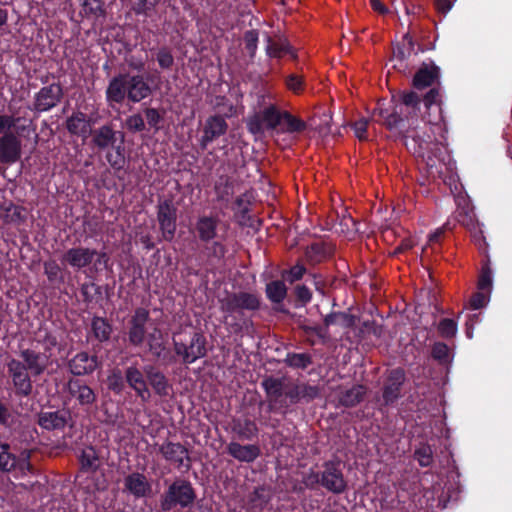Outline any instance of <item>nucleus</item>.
Listing matches in <instances>:
<instances>
[{
	"instance_id": "1",
	"label": "nucleus",
	"mask_w": 512,
	"mask_h": 512,
	"mask_svg": "<svg viewBox=\"0 0 512 512\" xmlns=\"http://www.w3.org/2000/svg\"><path fill=\"white\" fill-rule=\"evenodd\" d=\"M21 117L0 114V164L12 165L22 156V141L12 128L16 127Z\"/></svg>"
},
{
	"instance_id": "2",
	"label": "nucleus",
	"mask_w": 512,
	"mask_h": 512,
	"mask_svg": "<svg viewBox=\"0 0 512 512\" xmlns=\"http://www.w3.org/2000/svg\"><path fill=\"white\" fill-rule=\"evenodd\" d=\"M172 340L174 352L184 364H191L207 355V340L200 331L192 330L180 334L175 333Z\"/></svg>"
},
{
	"instance_id": "3",
	"label": "nucleus",
	"mask_w": 512,
	"mask_h": 512,
	"mask_svg": "<svg viewBox=\"0 0 512 512\" xmlns=\"http://www.w3.org/2000/svg\"><path fill=\"white\" fill-rule=\"evenodd\" d=\"M219 302L222 312L244 322L247 317L252 316L261 307L260 297L255 293L245 291L226 292Z\"/></svg>"
},
{
	"instance_id": "4",
	"label": "nucleus",
	"mask_w": 512,
	"mask_h": 512,
	"mask_svg": "<svg viewBox=\"0 0 512 512\" xmlns=\"http://www.w3.org/2000/svg\"><path fill=\"white\" fill-rule=\"evenodd\" d=\"M196 491L191 482L184 478H176L160 496V509L169 512L176 507L191 508L196 500Z\"/></svg>"
},
{
	"instance_id": "5",
	"label": "nucleus",
	"mask_w": 512,
	"mask_h": 512,
	"mask_svg": "<svg viewBox=\"0 0 512 512\" xmlns=\"http://www.w3.org/2000/svg\"><path fill=\"white\" fill-rule=\"evenodd\" d=\"M156 208L162 240L172 242L177 229L178 208L172 198L159 200Z\"/></svg>"
},
{
	"instance_id": "6",
	"label": "nucleus",
	"mask_w": 512,
	"mask_h": 512,
	"mask_svg": "<svg viewBox=\"0 0 512 512\" xmlns=\"http://www.w3.org/2000/svg\"><path fill=\"white\" fill-rule=\"evenodd\" d=\"M280 112L275 105H269L247 119V128L253 135H262L267 130H274L281 125Z\"/></svg>"
},
{
	"instance_id": "7",
	"label": "nucleus",
	"mask_w": 512,
	"mask_h": 512,
	"mask_svg": "<svg viewBox=\"0 0 512 512\" xmlns=\"http://www.w3.org/2000/svg\"><path fill=\"white\" fill-rule=\"evenodd\" d=\"M321 487L333 494H342L347 490L340 461H326L322 465Z\"/></svg>"
},
{
	"instance_id": "8",
	"label": "nucleus",
	"mask_w": 512,
	"mask_h": 512,
	"mask_svg": "<svg viewBox=\"0 0 512 512\" xmlns=\"http://www.w3.org/2000/svg\"><path fill=\"white\" fill-rule=\"evenodd\" d=\"M7 371L12 380L14 392L19 397H29L33 392V382L31 380V373L24 366L21 361L17 359H10L7 362Z\"/></svg>"
},
{
	"instance_id": "9",
	"label": "nucleus",
	"mask_w": 512,
	"mask_h": 512,
	"mask_svg": "<svg viewBox=\"0 0 512 512\" xmlns=\"http://www.w3.org/2000/svg\"><path fill=\"white\" fill-rule=\"evenodd\" d=\"M64 91L60 83H52L42 87L34 96L31 109L37 113L47 112L55 108L63 99Z\"/></svg>"
},
{
	"instance_id": "10",
	"label": "nucleus",
	"mask_w": 512,
	"mask_h": 512,
	"mask_svg": "<svg viewBox=\"0 0 512 512\" xmlns=\"http://www.w3.org/2000/svg\"><path fill=\"white\" fill-rule=\"evenodd\" d=\"M228 130V123L224 116L214 114L207 117L202 127V136L199 140V145L202 150H206L208 145L221 136L225 135Z\"/></svg>"
},
{
	"instance_id": "11",
	"label": "nucleus",
	"mask_w": 512,
	"mask_h": 512,
	"mask_svg": "<svg viewBox=\"0 0 512 512\" xmlns=\"http://www.w3.org/2000/svg\"><path fill=\"white\" fill-rule=\"evenodd\" d=\"M19 355L22 366L34 377L42 375L51 363L50 353L38 352L31 348L21 349Z\"/></svg>"
},
{
	"instance_id": "12",
	"label": "nucleus",
	"mask_w": 512,
	"mask_h": 512,
	"mask_svg": "<svg viewBox=\"0 0 512 512\" xmlns=\"http://www.w3.org/2000/svg\"><path fill=\"white\" fill-rule=\"evenodd\" d=\"M150 320V313L143 307L135 309L129 320L128 340L132 346H141L146 336V324Z\"/></svg>"
},
{
	"instance_id": "13",
	"label": "nucleus",
	"mask_w": 512,
	"mask_h": 512,
	"mask_svg": "<svg viewBox=\"0 0 512 512\" xmlns=\"http://www.w3.org/2000/svg\"><path fill=\"white\" fill-rule=\"evenodd\" d=\"M405 380L406 375L404 369L398 367L388 371L382 389V397L385 405H391L401 397V390Z\"/></svg>"
},
{
	"instance_id": "14",
	"label": "nucleus",
	"mask_w": 512,
	"mask_h": 512,
	"mask_svg": "<svg viewBox=\"0 0 512 512\" xmlns=\"http://www.w3.org/2000/svg\"><path fill=\"white\" fill-rule=\"evenodd\" d=\"M159 453L166 461L176 464L177 468L184 467L186 471L191 469L192 459L189 451L181 443L167 441L159 447Z\"/></svg>"
},
{
	"instance_id": "15",
	"label": "nucleus",
	"mask_w": 512,
	"mask_h": 512,
	"mask_svg": "<svg viewBox=\"0 0 512 512\" xmlns=\"http://www.w3.org/2000/svg\"><path fill=\"white\" fill-rule=\"evenodd\" d=\"M418 54L415 50V43L409 33L405 34L402 41L393 46L392 57L390 62L393 63V68L405 72L408 68L406 60L412 55Z\"/></svg>"
},
{
	"instance_id": "16",
	"label": "nucleus",
	"mask_w": 512,
	"mask_h": 512,
	"mask_svg": "<svg viewBox=\"0 0 512 512\" xmlns=\"http://www.w3.org/2000/svg\"><path fill=\"white\" fill-rule=\"evenodd\" d=\"M31 464L29 462V455L26 457H17L11 452V447L8 443H0V471L3 473H10L15 470L24 472L29 470Z\"/></svg>"
},
{
	"instance_id": "17",
	"label": "nucleus",
	"mask_w": 512,
	"mask_h": 512,
	"mask_svg": "<svg viewBox=\"0 0 512 512\" xmlns=\"http://www.w3.org/2000/svg\"><path fill=\"white\" fill-rule=\"evenodd\" d=\"M37 416V424L48 431L64 429L68 421L71 420V413L67 409L41 411Z\"/></svg>"
},
{
	"instance_id": "18",
	"label": "nucleus",
	"mask_w": 512,
	"mask_h": 512,
	"mask_svg": "<svg viewBox=\"0 0 512 512\" xmlns=\"http://www.w3.org/2000/svg\"><path fill=\"white\" fill-rule=\"evenodd\" d=\"M128 101L139 103L153 94V88L141 74L127 73Z\"/></svg>"
},
{
	"instance_id": "19",
	"label": "nucleus",
	"mask_w": 512,
	"mask_h": 512,
	"mask_svg": "<svg viewBox=\"0 0 512 512\" xmlns=\"http://www.w3.org/2000/svg\"><path fill=\"white\" fill-rule=\"evenodd\" d=\"M128 99L127 73H119L110 81L106 89V100L110 106L122 104Z\"/></svg>"
},
{
	"instance_id": "20",
	"label": "nucleus",
	"mask_w": 512,
	"mask_h": 512,
	"mask_svg": "<svg viewBox=\"0 0 512 512\" xmlns=\"http://www.w3.org/2000/svg\"><path fill=\"white\" fill-rule=\"evenodd\" d=\"M95 254H97V250L79 246L67 250L62 261L80 270L93 262Z\"/></svg>"
},
{
	"instance_id": "21",
	"label": "nucleus",
	"mask_w": 512,
	"mask_h": 512,
	"mask_svg": "<svg viewBox=\"0 0 512 512\" xmlns=\"http://www.w3.org/2000/svg\"><path fill=\"white\" fill-rule=\"evenodd\" d=\"M68 367L75 376L88 375L98 367V358L96 355L90 356L87 352H79L68 361Z\"/></svg>"
},
{
	"instance_id": "22",
	"label": "nucleus",
	"mask_w": 512,
	"mask_h": 512,
	"mask_svg": "<svg viewBox=\"0 0 512 512\" xmlns=\"http://www.w3.org/2000/svg\"><path fill=\"white\" fill-rule=\"evenodd\" d=\"M146 382L150 384L155 394L160 397H168L172 391V385L169 383L167 377L163 372L157 370L152 365L144 367Z\"/></svg>"
},
{
	"instance_id": "23",
	"label": "nucleus",
	"mask_w": 512,
	"mask_h": 512,
	"mask_svg": "<svg viewBox=\"0 0 512 512\" xmlns=\"http://www.w3.org/2000/svg\"><path fill=\"white\" fill-rule=\"evenodd\" d=\"M124 487L136 498H144L151 494L152 486L146 476L139 472L129 474L124 479Z\"/></svg>"
},
{
	"instance_id": "24",
	"label": "nucleus",
	"mask_w": 512,
	"mask_h": 512,
	"mask_svg": "<svg viewBox=\"0 0 512 512\" xmlns=\"http://www.w3.org/2000/svg\"><path fill=\"white\" fill-rule=\"evenodd\" d=\"M226 452L234 459L246 463L255 461L261 454V450L258 445H241L234 441L227 445Z\"/></svg>"
},
{
	"instance_id": "25",
	"label": "nucleus",
	"mask_w": 512,
	"mask_h": 512,
	"mask_svg": "<svg viewBox=\"0 0 512 512\" xmlns=\"http://www.w3.org/2000/svg\"><path fill=\"white\" fill-rule=\"evenodd\" d=\"M92 135V143L99 150H106L117 142V133L111 124H105L97 129L90 131Z\"/></svg>"
},
{
	"instance_id": "26",
	"label": "nucleus",
	"mask_w": 512,
	"mask_h": 512,
	"mask_svg": "<svg viewBox=\"0 0 512 512\" xmlns=\"http://www.w3.org/2000/svg\"><path fill=\"white\" fill-rule=\"evenodd\" d=\"M439 78V67L434 64L423 63L415 73L412 81L416 89H424L431 86Z\"/></svg>"
},
{
	"instance_id": "27",
	"label": "nucleus",
	"mask_w": 512,
	"mask_h": 512,
	"mask_svg": "<svg viewBox=\"0 0 512 512\" xmlns=\"http://www.w3.org/2000/svg\"><path fill=\"white\" fill-rule=\"evenodd\" d=\"M218 218L213 216H201L195 224L200 241L208 243L217 236Z\"/></svg>"
},
{
	"instance_id": "28",
	"label": "nucleus",
	"mask_w": 512,
	"mask_h": 512,
	"mask_svg": "<svg viewBox=\"0 0 512 512\" xmlns=\"http://www.w3.org/2000/svg\"><path fill=\"white\" fill-rule=\"evenodd\" d=\"M69 393L76 397L79 404L91 405L96 401V395L94 391L87 385L83 384L80 380L71 379L67 383Z\"/></svg>"
},
{
	"instance_id": "29",
	"label": "nucleus",
	"mask_w": 512,
	"mask_h": 512,
	"mask_svg": "<svg viewBox=\"0 0 512 512\" xmlns=\"http://www.w3.org/2000/svg\"><path fill=\"white\" fill-rule=\"evenodd\" d=\"M66 128L72 135L87 137L92 129L90 128V120L83 112H74L66 120Z\"/></svg>"
},
{
	"instance_id": "30",
	"label": "nucleus",
	"mask_w": 512,
	"mask_h": 512,
	"mask_svg": "<svg viewBox=\"0 0 512 512\" xmlns=\"http://www.w3.org/2000/svg\"><path fill=\"white\" fill-rule=\"evenodd\" d=\"M392 101L398 105V109H403V106H405L408 116L416 114L422 98L414 91H399L396 95L392 96Z\"/></svg>"
},
{
	"instance_id": "31",
	"label": "nucleus",
	"mask_w": 512,
	"mask_h": 512,
	"mask_svg": "<svg viewBox=\"0 0 512 512\" xmlns=\"http://www.w3.org/2000/svg\"><path fill=\"white\" fill-rule=\"evenodd\" d=\"M333 253V247L325 242L318 241L307 246L305 257L311 265L323 262Z\"/></svg>"
},
{
	"instance_id": "32",
	"label": "nucleus",
	"mask_w": 512,
	"mask_h": 512,
	"mask_svg": "<svg viewBox=\"0 0 512 512\" xmlns=\"http://www.w3.org/2000/svg\"><path fill=\"white\" fill-rule=\"evenodd\" d=\"M402 140L409 151L421 158H425V154L431 144L420 137L415 130H410L403 134Z\"/></svg>"
},
{
	"instance_id": "33",
	"label": "nucleus",
	"mask_w": 512,
	"mask_h": 512,
	"mask_svg": "<svg viewBox=\"0 0 512 512\" xmlns=\"http://www.w3.org/2000/svg\"><path fill=\"white\" fill-rule=\"evenodd\" d=\"M232 431L236 433L241 440H252L258 434V427L256 423L249 419H233Z\"/></svg>"
},
{
	"instance_id": "34",
	"label": "nucleus",
	"mask_w": 512,
	"mask_h": 512,
	"mask_svg": "<svg viewBox=\"0 0 512 512\" xmlns=\"http://www.w3.org/2000/svg\"><path fill=\"white\" fill-rule=\"evenodd\" d=\"M266 392L267 399L270 403L278 402L279 398L283 395L284 379L267 376L261 383Z\"/></svg>"
},
{
	"instance_id": "35",
	"label": "nucleus",
	"mask_w": 512,
	"mask_h": 512,
	"mask_svg": "<svg viewBox=\"0 0 512 512\" xmlns=\"http://www.w3.org/2000/svg\"><path fill=\"white\" fill-rule=\"evenodd\" d=\"M91 330L94 337L103 343L110 340L113 327L106 318L94 316L91 321Z\"/></svg>"
},
{
	"instance_id": "36",
	"label": "nucleus",
	"mask_w": 512,
	"mask_h": 512,
	"mask_svg": "<svg viewBox=\"0 0 512 512\" xmlns=\"http://www.w3.org/2000/svg\"><path fill=\"white\" fill-rule=\"evenodd\" d=\"M365 394V386L354 385L352 388L340 393L339 403L345 407H354L363 400Z\"/></svg>"
},
{
	"instance_id": "37",
	"label": "nucleus",
	"mask_w": 512,
	"mask_h": 512,
	"mask_svg": "<svg viewBox=\"0 0 512 512\" xmlns=\"http://www.w3.org/2000/svg\"><path fill=\"white\" fill-rule=\"evenodd\" d=\"M357 317L346 312H331L326 315L323 322L327 329L331 325H340L343 328H353L356 325Z\"/></svg>"
},
{
	"instance_id": "38",
	"label": "nucleus",
	"mask_w": 512,
	"mask_h": 512,
	"mask_svg": "<svg viewBox=\"0 0 512 512\" xmlns=\"http://www.w3.org/2000/svg\"><path fill=\"white\" fill-rule=\"evenodd\" d=\"M79 460L84 472H95L100 467L99 455L93 446L83 449Z\"/></svg>"
},
{
	"instance_id": "39",
	"label": "nucleus",
	"mask_w": 512,
	"mask_h": 512,
	"mask_svg": "<svg viewBox=\"0 0 512 512\" xmlns=\"http://www.w3.org/2000/svg\"><path fill=\"white\" fill-rule=\"evenodd\" d=\"M266 296L267 298L276 305H279L287 296V287L284 280H273L266 284Z\"/></svg>"
},
{
	"instance_id": "40",
	"label": "nucleus",
	"mask_w": 512,
	"mask_h": 512,
	"mask_svg": "<svg viewBox=\"0 0 512 512\" xmlns=\"http://www.w3.org/2000/svg\"><path fill=\"white\" fill-rule=\"evenodd\" d=\"M148 348L151 354L156 359H165V352L167 351L166 343L163 341V334L161 330L155 329L153 333L148 335Z\"/></svg>"
},
{
	"instance_id": "41",
	"label": "nucleus",
	"mask_w": 512,
	"mask_h": 512,
	"mask_svg": "<svg viewBox=\"0 0 512 512\" xmlns=\"http://www.w3.org/2000/svg\"><path fill=\"white\" fill-rule=\"evenodd\" d=\"M285 124L283 131L288 133H301L307 129L308 124L302 119L292 115L288 111H283L281 116V124Z\"/></svg>"
},
{
	"instance_id": "42",
	"label": "nucleus",
	"mask_w": 512,
	"mask_h": 512,
	"mask_svg": "<svg viewBox=\"0 0 512 512\" xmlns=\"http://www.w3.org/2000/svg\"><path fill=\"white\" fill-rule=\"evenodd\" d=\"M80 14L84 17H105V2L103 0H83Z\"/></svg>"
},
{
	"instance_id": "43",
	"label": "nucleus",
	"mask_w": 512,
	"mask_h": 512,
	"mask_svg": "<svg viewBox=\"0 0 512 512\" xmlns=\"http://www.w3.org/2000/svg\"><path fill=\"white\" fill-rule=\"evenodd\" d=\"M2 218L6 223H23L26 219L25 209L21 206L9 203L3 207Z\"/></svg>"
},
{
	"instance_id": "44",
	"label": "nucleus",
	"mask_w": 512,
	"mask_h": 512,
	"mask_svg": "<svg viewBox=\"0 0 512 512\" xmlns=\"http://www.w3.org/2000/svg\"><path fill=\"white\" fill-rule=\"evenodd\" d=\"M266 50L267 54L271 57H281L283 54H291L294 59L296 58L292 46L286 39L280 38L278 42H275L269 37Z\"/></svg>"
},
{
	"instance_id": "45",
	"label": "nucleus",
	"mask_w": 512,
	"mask_h": 512,
	"mask_svg": "<svg viewBox=\"0 0 512 512\" xmlns=\"http://www.w3.org/2000/svg\"><path fill=\"white\" fill-rule=\"evenodd\" d=\"M144 372L140 371L135 365L129 366L124 373L125 381L133 390L138 389L142 386L147 385L144 378Z\"/></svg>"
},
{
	"instance_id": "46",
	"label": "nucleus",
	"mask_w": 512,
	"mask_h": 512,
	"mask_svg": "<svg viewBox=\"0 0 512 512\" xmlns=\"http://www.w3.org/2000/svg\"><path fill=\"white\" fill-rule=\"evenodd\" d=\"M284 363L292 368L305 369L312 364V357L307 353H288Z\"/></svg>"
},
{
	"instance_id": "47",
	"label": "nucleus",
	"mask_w": 512,
	"mask_h": 512,
	"mask_svg": "<svg viewBox=\"0 0 512 512\" xmlns=\"http://www.w3.org/2000/svg\"><path fill=\"white\" fill-rule=\"evenodd\" d=\"M107 387L115 394H121L125 389V376L122 371L115 368L107 377Z\"/></svg>"
},
{
	"instance_id": "48",
	"label": "nucleus",
	"mask_w": 512,
	"mask_h": 512,
	"mask_svg": "<svg viewBox=\"0 0 512 512\" xmlns=\"http://www.w3.org/2000/svg\"><path fill=\"white\" fill-rule=\"evenodd\" d=\"M305 275L308 276V272L304 264L298 262L290 269H285L281 272V277L284 281L293 284L301 280Z\"/></svg>"
},
{
	"instance_id": "49",
	"label": "nucleus",
	"mask_w": 512,
	"mask_h": 512,
	"mask_svg": "<svg viewBox=\"0 0 512 512\" xmlns=\"http://www.w3.org/2000/svg\"><path fill=\"white\" fill-rule=\"evenodd\" d=\"M413 457L421 467H429L433 463V450L428 444L421 443L414 451Z\"/></svg>"
},
{
	"instance_id": "50",
	"label": "nucleus",
	"mask_w": 512,
	"mask_h": 512,
	"mask_svg": "<svg viewBox=\"0 0 512 512\" xmlns=\"http://www.w3.org/2000/svg\"><path fill=\"white\" fill-rule=\"evenodd\" d=\"M299 329H301L306 335H316L319 339L322 340L323 343H326L330 336L329 331L325 324L323 325H308L305 322L298 323Z\"/></svg>"
},
{
	"instance_id": "51",
	"label": "nucleus",
	"mask_w": 512,
	"mask_h": 512,
	"mask_svg": "<svg viewBox=\"0 0 512 512\" xmlns=\"http://www.w3.org/2000/svg\"><path fill=\"white\" fill-rule=\"evenodd\" d=\"M293 294L296 307H305L312 299V292L306 283L296 284L293 288Z\"/></svg>"
},
{
	"instance_id": "52",
	"label": "nucleus",
	"mask_w": 512,
	"mask_h": 512,
	"mask_svg": "<svg viewBox=\"0 0 512 512\" xmlns=\"http://www.w3.org/2000/svg\"><path fill=\"white\" fill-rule=\"evenodd\" d=\"M249 501L254 507L264 508L270 501V495L264 486H259L249 496Z\"/></svg>"
},
{
	"instance_id": "53",
	"label": "nucleus",
	"mask_w": 512,
	"mask_h": 512,
	"mask_svg": "<svg viewBox=\"0 0 512 512\" xmlns=\"http://www.w3.org/2000/svg\"><path fill=\"white\" fill-rule=\"evenodd\" d=\"M438 333L445 339L453 338L457 333V323L450 318H443L437 325Z\"/></svg>"
},
{
	"instance_id": "54",
	"label": "nucleus",
	"mask_w": 512,
	"mask_h": 512,
	"mask_svg": "<svg viewBox=\"0 0 512 512\" xmlns=\"http://www.w3.org/2000/svg\"><path fill=\"white\" fill-rule=\"evenodd\" d=\"M160 0H137L133 5V11L136 15L150 17Z\"/></svg>"
},
{
	"instance_id": "55",
	"label": "nucleus",
	"mask_w": 512,
	"mask_h": 512,
	"mask_svg": "<svg viewBox=\"0 0 512 512\" xmlns=\"http://www.w3.org/2000/svg\"><path fill=\"white\" fill-rule=\"evenodd\" d=\"M431 356L440 364H447L450 362V353L448 346L443 342H436L432 346Z\"/></svg>"
},
{
	"instance_id": "56",
	"label": "nucleus",
	"mask_w": 512,
	"mask_h": 512,
	"mask_svg": "<svg viewBox=\"0 0 512 512\" xmlns=\"http://www.w3.org/2000/svg\"><path fill=\"white\" fill-rule=\"evenodd\" d=\"M81 294L84 302L91 303L96 297L102 295V288L93 282L84 283L81 286Z\"/></svg>"
},
{
	"instance_id": "57",
	"label": "nucleus",
	"mask_w": 512,
	"mask_h": 512,
	"mask_svg": "<svg viewBox=\"0 0 512 512\" xmlns=\"http://www.w3.org/2000/svg\"><path fill=\"white\" fill-rule=\"evenodd\" d=\"M125 127L132 133L142 132L146 129L144 119L140 113H135L127 117Z\"/></svg>"
},
{
	"instance_id": "58",
	"label": "nucleus",
	"mask_w": 512,
	"mask_h": 512,
	"mask_svg": "<svg viewBox=\"0 0 512 512\" xmlns=\"http://www.w3.org/2000/svg\"><path fill=\"white\" fill-rule=\"evenodd\" d=\"M157 62L162 69H171L174 65V57L170 48L161 47L156 54Z\"/></svg>"
},
{
	"instance_id": "59",
	"label": "nucleus",
	"mask_w": 512,
	"mask_h": 512,
	"mask_svg": "<svg viewBox=\"0 0 512 512\" xmlns=\"http://www.w3.org/2000/svg\"><path fill=\"white\" fill-rule=\"evenodd\" d=\"M286 87L295 94L303 91L305 86L304 77L298 74H290L285 79Z\"/></svg>"
},
{
	"instance_id": "60",
	"label": "nucleus",
	"mask_w": 512,
	"mask_h": 512,
	"mask_svg": "<svg viewBox=\"0 0 512 512\" xmlns=\"http://www.w3.org/2000/svg\"><path fill=\"white\" fill-rule=\"evenodd\" d=\"M144 114L148 125L156 132L159 131L161 128L160 123L164 120L163 115L157 109L151 107L144 109Z\"/></svg>"
},
{
	"instance_id": "61",
	"label": "nucleus",
	"mask_w": 512,
	"mask_h": 512,
	"mask_svg": "<svg viewBox=\"0 0 512 512\" xmlns=\"http://www.w3.org/2000/svg\"><path fill=\"white\" fill-rule=\"evenodd\" d=\"M301 400L309 403L312 400L320 397V388L318 386H312L307 383L299 384Z\"/></svg>"
},
{
	"instance_id": "62",
	"label": "nucleus",
	"mask_w": 512,
	"mask_h": 512,
	"mask_svg": "<svg viewBox=\"0 0 512 512\" xmlns=\"http://www.w3.org/2000/svg\"><path fill=\"white\" fill-rule=\"evenodd\" d=\"M302 484L310 490L318 489L321 486V472L310 470L308 473L303 474Z\"/></svg>"
},
{
	"instance_id": "63",
	"label": "nucleus",
	"mask_w": 512,
	"mask_h": 512,
	"mask_svg": "<svg viewBox=\"0 0 512 512\" xmlns=\"http://www.w3.org/2000/svg\"><path fill=\"white\" fill-rule=\"evenodd\" d=\"M492 271L489 267L488 263H486L481 270L479 280H478V289L479 290H488L490 292L492 287Z\"/></svg>"
},
{
	"instance_id": "64",
	"label": "nucleus",
	"mask_w": 512,
	"mask_h": 512,
	"mask_svg": "<svg viewBox=\"0 0 512 512\" xmlns=\"http://www.w3.org/2000/svg\"><path fill=\"white\" fill-rule=\"evenodd\" d=\"M402 114H404L403 109H398V105L395 104L392 113L388 114L386 120L382 122L383 125L389 130L396 128L403 121Z\"/></svg>"
}]
</instances>
